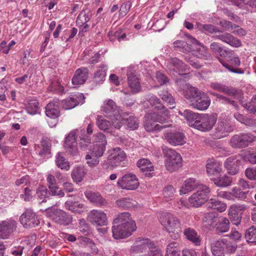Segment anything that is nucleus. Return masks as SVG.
<instances>
[{"label": "nucleus", "mask_w": 256, "mask_h": 256, "mask_svg": "<svg viewBox=\"0 0 256 256\" xmlns=\"http://www.w3.org/2000/svg\"><path fill=\"white\" fill-rule=\"evenodd\" d=\"M160 222L169 233H172L170 237L174 240L178 239L182 232V228L179 219L170 212L161 214Z\"/></svg>", "instance_id": "obj_1"}, {"label": "nucleus", "mask_w": 256, "mask_h": 256, "mask_svg": "<svg viewBox=\"0 0 256 256\" xmlns=\"http://www.w3.org/2000/svg\"><path fill=\"white\" fill-rule=\"evenodd\" d=\"M162 151L166 158L165 164L167 170L175 172L182 166V158L180 154L168 147L162 148Z\"/></svg>", "instance_id": "obj_2"}, {"label": "nucleus", "mask_w": 256, "mask_h": 256, "mask_svg": "<svg viewBox=\"0 0 256 256\" xmlns=\"http://www.w3.org/2000/svg\"><path fill=\"white\" fill-rule=\"evenodd\" d=\"M210 189L205 185H200L196 192L194 193L189 198L190 204L198 208L205 203L209 198Z\"/></svg>", "instance_id": "obj_3"}, {"label": "nucleus", "mask_w": 256, "mask_h": 256, "mask_svg": "<svg viewBox=\"0 0 256 256\" xmlns=\"http://www.w3.org/2000/svg\"><path fill=\"white\" fill-rule=\"evenodd\" d=\"M234 129V125L230 120L220 118L212 134L216 138L220 139L228 136Z\"/></svg>", "instance_id": "obj_4"}, {"label": "nucleus", "mask_w": 256, "mask_h": 256, "mask_svg": "<svg viewBox=\"0 0 256 256\" xmlns=\"http://www.w3.org/2000/svg\"><path fill=\"white\" fill-rule=\"evenodd\" d=\"M109 155L106 160L103 164L105 168L116 166L118 164L126 158V154L124 150L119 148H114L109 150Z\"/></svg>", "instance_id": "obj_5"}, {"label": "nucleus", "mask_w": 256, "mask_h": 256, "mask_svg": "<svg viewBox=\"0 0 256 256\" xmlns=\"http://www.w3.org/2000/svg\"><path fill=\"white\" fill-rule=\"evenodd\" d=\"M46 214L55 222L60 224L67 226L72 222V218L64 211L48 208L46 210Z\"/></svg>", "instance_id": "obj_6"}, {"label": "nucleus", "mask_w": 256, "mask_h": 256, "mask_svg": "<svg viewBox=\"0 0 256 256\" xmlns=\"http://www.w3.org/2000/svg\"><path fill=\"white\" fill-rule=\"evenodd\" d=\"M256 140V137L250 134H240L232 136L230 144L232 148H241L247 147L249 144Z\"/></svg>", "instance_id": "obj_7"}, {"label": "nucleus", "mask_w": 256, "mask_h": 256, "mask_svg": "<svg viewBox=\"0 0 256 256\" xmlns=\"http://www.w3.org/2000/svg\"><path fill=\"white\" fill-rule=\"evenodd\" d=\"M216 117L214 115L201 114L195 124V128L202 132L209 131L216 124Z\"/></svg>", "instance_id": "obj_8"}, {"label": "nucleus", "mask_w": 256, "mask_h": 256, "mask_svg": "<svg viewBox=\"0 0 256 256\" xmlns=\"http://www.w3.org/2000/svg\"><path fill=\"white\" fill-rule=\"evenodd\" d=\"M117 184L122 189L134 190L139 186V182L136 175L128 173L118 180Z\"/></svg>", "instance_id": "obj_9"}, {"label": "nucleus", "mask_w": 256, "mask_h": 256, "mask_svg": "<svg viewBox=\"0 0 256 256\" xmlns=\"http://www.w3.org/2000/svg\"><path fill=\"white\" fill-rule=\"evenodd\" d=\"M78 132V129L74 130L65 138L64 149L68 154L72 156H75L78 152L76 142Z\"/></svg>", "instance_id": "obj_10"}, {"label": "nucleus", "mask_w": 256, "mask_h": 256, "mask_svg": "<svg viewBox=\"0 0 256 256\" xmlns=\"http://www.w3.org/2000/svg\"><path fill=\"white\" fill-rule=\"evenodd\" d=\"M158 112L149 113L150 118H153V122H158L161 124L168 122L170 120V112L164 105L160 104L154 108Z\"/></svg>", "instance_id": "obj_11"}, {"label": "nucleus", "mask_w": 256, "mask_h": 256, "mask_svg": "<svg viewBox=\"0 0 256 256\" xmlns=\"http://www.w3.org/2000/svg\"><path fill=\"white\" fill-rule=\"evenodd\" d=\"M248 208L244 204H236L232 205L229 210L228 215L233 224L238 226L242 220V216L244 211Z\"/></svg>", "instance_id": "obj_12"}, {"label": "nucleus", "mask_w": 256, "mask_h": 256, "mask_svg": "<svg viewBox=\"0 0 256 256\" xmlns=\"http://www.w3.org/2000/svg\"><path fill=\"white\" fill-rule=\"evenodd\" d=\"M240 154L233 155L228 158L224 162V167L226 169L228 174L234 176L240 170L241 164Z\"/></svg>", "instance_id": "obj_13"}, {"label": "nucleus", "mask_w": 256, "mask_h": 256, "mask_svg": "<svg viewBox=\"0 0 256 256\" xmlns=\"http://www.w3.org/2000/svg\"><path fill=\"white\" fill-rule=\"evenodd\" d=\"M20 222L25 228H30L38 226L40 221L36 214L31 210H27L20 218Z\"/></svg>", "instance_id": "obj_14"}, {"label": "nucleus", "mask_w": 256, "mask_h": 256, "mask_svg": "<svg viewBox=\"0 0 256 256\" xmlns=\"http://www.w3.org/2000/svg\"><path fill=\"white\" fill-rule=\"evenodd\" d=\"M209 86L214 90L223 92L229 96H240L242 94L241 90L226 86L222 83L212 82L210 84Z\"/></svg>", "instance_id": "obj_15"}, {"label": "nucleus", "mask_w": 256, "mask_h": 256, "mask_svg": "<svg viewBox=\"0 0 256 256\" xmlns=\"http://www.w3.org/2000/svg\"><path fill=\"white\" fill-rule=\"evenodd\" d=\"M17 222L12 218L0 222V237L7 239L16 230Z\"/></svg>", "instance_id": "obj_16"}, {"label": "nucleus", "mask_w": 256, "mask_h": 256, "mask_svg": "<svg viewBox=\"0 0 256 256\" xmlns=\"http://www.w3.org/2000/svg\"><path fill=\"white\" fill-rule=\"evenodd\" d=\"M90 222L96 226H102L107 224L108 218L106 214L102 210H93L88 215Z\"/></svg>", "instance_id": "obj_17"}, {"label": "nucleus", "mask_w": 256, "mask_h": 256, "mask_svg": "<svg viewBox=\"0 0 256 256\" xmlns=\"http://www.w3.org/2000/svg\"><path fill=\"white\" fill-rule=\"evenodd\" d=\"M84 100L85 98L83 94H74L62 102V107L65 110H70L79 104H84Z\"/></svg>", "instance_id": "obj_18"}, {"label": "nucleus", "mask_w": 256, "mask_h": 256, "mask_svg": "<svg viewBox=\"0 0 256 256\" xmlns=\"http://www.w3.org/2000/svg\"><path fill=\"white\" fill-rule=\"evenodd\" d=\"M164 139L174 146H182L186 144V136L182 132H169L164 134Z\"/></svg>", "instance_id": "obj_19"}, {"label": "nucleus", "mask_w": 256, "mask_h": 256, "mask_svg": "<svg viewBox=\"0 0 256 256\" xmlns=\"http://www.w3.org/2000/svg\"><path fill=\"white\" fill-rule=\"evenodd\" d=\"M102 110L106 114V116L112 120H117L120 116L118 106L112 100L104 102Z\"/></svg>", "instance_id": "obj_20"}, {"label": "nucleus", "mask_w": 256, "mask_h": 256, "mask_svg": "<svg viewBox=\"0 0 256 256\" xmlns=\"http://www.w3.org/2000/svg\"><path fill=\"white\" fill-rule=\"evenodd\" d=\"M112 228V236L114 239L124 238L130 236L136 230H132L130 227L120 224H113Z\"/></svg>", "instance_id": "obj_21"}, {"label": "nucleus", "mask_w": 256, "mask_h": 256, "mask_svg": "<svg viewBox=\"0 0 256 256\" xmlns=\"http://www.w3.org/2000/svg\"><path fill=\"white\" fill-rule=\"evenodd\" d=\"M113 224L130 226L132 230H136V228L135 222L132 220L131 215L128 212H122L118 214L114 220Z\"/></svg>", "instance_id": "obj_22"}, {"label": "nucleus", "mask_w": 256, "mask_h": 256, "mask_svg": "<svg viewBox=\"0 0 256 256\" xmlns=\"http://www.w3.org/2000/svg\"><path fill=\"white\" fill-rule=\"evenodd\" d=\"M212 38L215 39L220 40L235 48H238L242 44L241 42L239 39L228 32L215 35Z\"/></svg>", "instance_id": "obj_23"}, {"label": "nucleus", "mask_w": 256, "mask_h": 256, "mask_svg": "<svg viewBox=\"0 0 256 256\" xmlns=\"http://www.w3.org/2000/svg\"><path fill=\"white\" fill-rule=\"evenodd\" d=\"M144 126L147 132H153L154 130H160L162 129L170 127L171 124H156V122H153V118H150V114H146L144 118Z\"/></svg>", "instance_id": "obj_24"}, {"label": "nucleus", "mask_w": 256, "mask_h": 256, "mask_svg": "<svg viewBox=\"0 0 256 256\" xmlns=\"http://www.w3.org/2000/svg\"><path fill=\"white\" fill-rule=\"evenodd\" d=\"M60 100L58 98H54L46 107V115L52 118H58L60 115Z\"/></svg>", "instance_id": "obj_25"}, {"label": "nucleus", "mask_w": 256, "mask_h": 256, "mask_svg": "<svg viewBox=\"0 0 256 256\" xmlns=\"http://www.w3.org/2000/svg\"><path fill=\"white\" fill-rule=\"evenodd\" d=\"M204 92L200 90L198 88L190 86H188L187 90L184 92V97L188 100L190 105L193 102L196 101L201 96H202Z\"/></svg>", "instance_id": "obj_26"}, {"label": "nucleus", "mask_w": 256, "mask_h": 256, "mask_svg": "<svg viewBox=\"0 0 256 256\" xmlns=\"http://www.w3.org/2000/svg\"><path fill=\"white\" fill-rule=\"evenodd\" d=\"M88 70L86 68H81L76 70L72 78V83L74 84H82L88 79Z\"/></svg>", "instance_id": "obj_27"}, {"label": "nucleus", "mask_w": 256, "mask_h": 256, "mask_svg": "<svg viewBox=\"0 0 256 256\" xmlns=\"http://www.w3.org/2000/svg\"><path fill=\"white\" fill-rule=\"evenodd\" d=\"M154 247V244L148 238H139L132 246L135 252H142L143 250L150 249Z\"/></svg>", "instance_id": "obj_28"}, {"label": "nucleus", "mask_w": 256, "mask_h": 256, "mask_svg": "<svg viewBox=\"0 0 256 256\" xmlns=\"http://www.w3.org/2000/svg\"><path fill=\"white\" fill-rule=\"evenodd\" d=\"M211 102L210 99L208 96L206 92L202 96L198 98L193 103H191L190 106L194 108L200 110H204L208 109Z\"/></svg>", "instance_id": "obj_29"}, {"label": "nucleus", "mask_w": 256, "mask_h": 256, "mask_svg": "<svg viewBox=\"0 0 256 256\" xmlns=\"http://www.w3.org/2000/svg\"><path fill=\"white\" fill-rule=\"evenodd\" d=\"M220 62L230 72L236 74H243L244 70L240 69H236L234 66H238L240 65V62L238 57H234L230 59L228 61L229 64L224 62L220 58H218Z\"/></svg>", "instance_id": "obj_30"}, {"label": "nucleus", "mask_w": 256, "mask_h": 256, "mask_svg": "<svg viewBox=\"0 0 256 256\" xmlns=\"http://www.w3.org/2000/svg\"><path fill=\"white\" fill-rule=\"evenodd\" d=\"M206 172L209 176H216L222 172L220 164L212 159L208 160L206 164Z\"/></svg>", "instance_id": "obj_31"}, {"label": "nucleus", "mask_w": 256, "mask_h": 256, "mask_svg": "<svg viewBox=\"0 0 256 256\" xmlns=\"http://www.w3.org/2000/svg\"><path fill=\"white\" fill-rule=\"evenodd\" d=\"M138 166L146 176H151L152 172L154 170L152 163L147 159L140 160L137 163Z\"/></svg>", "instance_id": "obj_32"}, {"label": "nucleus", "mask_w": 256, "mask_h": 256, "mask_svg": "<svg viewBox=\"0 0 256 256\" xmlns=\"http://www.w3.org/2000/svg\"><path fill=\"white\" fill-rule=\"evenodd\" d=\"M128 82L129 88L134 93L140 91L141 86L138 78L134 74L128 73Z\"/></svg>", "instance_id": "obj_33"}, {"label": "nucleus", "mask_w": 256, "mask_h": 256, "mask_svg": "<svg viewBox=\"0 0 256 256\" xmlns=\"http://www.w3.org/2000/svg\"><path fill=\"white\" fill-rule=\"evenodd\" d=\"M184 234L186 238L194 245L200 246V236L194 229L190 228H186L184 231Z\"/></svg>", "instance_id": "obj_34"}, {"label": "nucleus", "mask_w": 256, "mask_h": 256, "mask_svg": "<svg viewBox=\"0 0 256 256\" xmlns=\"http://www.w3.org/2000/svg\"><path fill=\"white\" fill-rule=\"evenodd\" d=\"M88 200L98 206H106V200L98 192H88L86 194Z\"/></svg>", "instance_id": "obj_35"}, {"label": "nucleus", "mask_w": 256, "mask_h": 256, "mask_svg": "<svg viewBox=\"0 0 256 256\" xmlns=\"http://www.w3.org/2000/svg\"><path fill=\"white\" fill-rule=\"evenodd\" d=\"M66 209L74 213L81 214L84 210L85 207L84 204L76 201L68 200L64 203Z\"/></svg>", "instance_id": "obj_36"}, {"label": "nucleus", "mask_w": 256, "mask_h": 256, "mask_svg": "<svg viewBox=\"0 0 256 256\" xmlns=\"http://www.w3.org/2000/svg\"><path fill=\"white\" fill-rule=\"evenodd\" d=\"M199 186L198 182L196 179L190 178L184 181L182 186L180 192L181 194H186L196 188Z\"/></svg>", "instance_id": "obj_37"}, {"label": "nucleus", "mask_w": 256, "mask_h": 256, "mask_svg": "<svg viewBox=\"0 0 256 256\" xmlns=\"http://www.w3.org/2000/svg\"><path fill=\"white\" fill-rule=\"evenodd\" d=\"M117 206L124 208H134L138 204V202L132 198H124L117 200L116 202Z\"/></svg>", "instance_id": "obj_38"}, {"label": "nucleus", "mask_w": 256, "mask_h": 256, "mask_svg": "<svg viewBox=\"0 0 256 256\" xmlns=\"http://www.w3.org/2000/svg\"><path fill=\"white\" fill-rule=\"evenodd\" d=\"M86 174V170L82 166L74 168L72 172V178L73 180L78 183L81 182Z\"/></svg>", "instance_id": "obj_39"}, {"label": "nucleus", "mask_w": 256, "mask_h": 256, "mask_svg": "<svg viewBox=\"0 0 256 256\" xmlns=\"http://www.w3.org/2000/svg\"><path fill=\"white\" fill-rule=\"evenodd\" d=\"M108 66L106 64H102L98 68V70L94 74V80L96 83L103 82L105 80Z\"/></svg>", "instance_id": "obj_40"}, {"label": "nucleus", "mask_w": 256, "mask_h": 256, "mask_svg": "<svg viewBox=\"0 0 256 256\" xmlns=\"http://www.w3.org/2000/svg\"><path fill=\"white\" fill-rule=\"evenodd\" d=\"M206 206L208 208L216 210L220 212L225 211L227 208L226 204L213 198L210 200Z\"/></svg>", "instance_id": "obj_41"}, {"label": "nucleus", "mask_w": 256, "mask_h": 256, "mask_svg": "<svg viewBox=\"0 0 256 256\" xmlns=\"http://www.w3.org/2000/svg\"><path fill=\"white\" fill-rule=\"evenodd\" d=\"M180 250V246L178 242H170L166 247V256H180L178 253Z\"/></svg>", "instance_id": "obj_42"}, {"label": "nucleus", "mask_w": 256, "mask_h": 256, "mask_svg": "<svg viewBox=\"0 0 256 256\" xmlns=\"http://www.w3.org/2000/svg\"><path fill=\"white\" fill-rule=\"evenodd\" d=\"M159 96L166 102L170 108L172 109L175 107V101L172 94L166 90L160 91Z\"/></svg>", "instance_id": "obj_43"}, {"label": "nucleus", "mask_w": 256, "mask_h": 256, "mask_svg": "<svg viewBox=\"0 0 256 256\" xmlns=\"http://www.w3.org/2000/svg\"><path fill=\"white\" fill-rule=\"evenodd\" d=\"M216 232L218 234H221L227 232L230 228V220L226 218H222L218 220L216 224Z\"/></svg>", "instance_id": "obj_44"}, {"label": "nucleus", "mask_w": 256, "mask_h": 256, "mask_svg": "<svg viewBox=\"0 0 256 256\" xmlns=\"http://www.w3.org/2000/svg\"><path fill=\"white\" fill-rule=\"evenodd\" d=\"M204 221L210 227H215L218 222V214L213 212H209L204 216Z\"/></svg>", "instance_id": "obj_45"}, {"label": "nucleus", "mask_w": 256, "mask_h": 256, "mask_svg": "<svg viewBox=\"0 0 256 256\" xmlns=\"http://www.w3.org/2000/svg\"><path fill=\"white\" fill-rule=\"evenodd\" d=\"M40 143L42 149L38 152V154L42 157H44L46 154L50 153L51 142L47 138H42Z\"/></svg>", "instance_id": "obj_46"}, {"label": "nucleus", "mask_w": 256, "mask_h": 256, "mask_svg": "<svg viewBox=\"0 0 256 256\" xmlns=\"http://www.w3.org/2000/svg\"><path fill=\"white\" fill-rule=\"evenodd\" d=\"M185 117L189 126L195 128V124L198 122L201 114L194 112L190 110H185Z\"/></svg>", "instance_id": "obj_47"}, {"label": "nucleus", "mask_w": 256, "mask_h": 256, "mask_svg": "<svg viewBox=\"0 0 256 256\" xmlns=\"http://www.w3.org/2000/svg\"><path fill=\"white\" fill-rule=\"evenodd\" d=\"M56 162V166L62 170H68L70 168V164L68 160L64 156L61 152L57 154Z\"/></svg>", "instance_id": "obj_48"}, {"label": "nucleus", "mask_w": 256, "mask_h": 256, "mask_svg": "<svg viewBox=\"0 0 256 256\" xmlns=\"http://www.w3.org/2000/svg\"><path fill=\"white\" fill-rule=\"evenodd\" d=\"M96 124L98 128L104 131L108 132L109 128L112 126L111 122L104 118L102 116H98Z\"/></svg>", "instance_id": "obj_49"}, {"label": "nucleus", "mask_w": 256, "mask_h": 256, "mask_svg": "<svg viewBox=\"0 0 256 256\" xmlns=\"http://www.w3.org/2000/svg\"><path fill=\"white\" fill-rule=\"evenodd\" d=\"M90 11L88 10H83L78 16L76 19V24L81 26L86 24L90 20Z\"/></svg>", "instance_id": "obj_50"}, {"label": "nucleus", "mask_w": 256, "mask_h": 256, "mask_svg": "<svg viewBox=\"0 0 256 256\" xmlns=\"http://www.w3.org/2000/svg\"><path fill=\"white\" fill-rule=\"evenodd\" d=\"M232 181V178L226 174L214 180L215 184L221 187H225L230 185Z\"/></svg>", "instance_id": "obj_51"}, {"label": "nucleus", "mask_w": 256, "mask_h": 256, "mask_svg": "<svg viewBox=\"0 0 256 256\" xmlns=\"http://www.w3.org/2000/svg\"><path fill=\"white\" fill-rule=\"evenodd\" d=\"M244 237L247 242L256 244V227L252 226L246 230Z\"/></svg>", "instance_id": "obj_52"}, {"label": "nucleus", "mask_w": 256, "mask_h": 256, "mask_svg": "<svg viewBox=\"0 0 256 256\" xmlns=\"http://www.w3.org/2000/svg\"><path fill=\"white\" fill-rule=\"evenodd\" d=\"M247 193L248 192H242L238 188H234L230 192L231 197L230 200H234V198L244 200L246 198Z\"/></svg>", "instance_id": "obj_53"}, {"label": "nucleus", "mask_w": 256, "mask_h": 256, "mask_svg": "<svg viewBox=\"0 0 256 256\" xmlns=\"http://www.w3.org/2000/svg\"><path fill=\"white\" fill-rule=\"evenodd\" d=\"M196 26L200 30L208 32L210 34L221 32L218 28L212 24H202L200 22H197Z\"/></svg>", "instance_id": "obj_54"}, {"label": "nucleus", "mask_w": 256, "mask_h": 256, "mask_svg": "<svg viewBox=\"0 0 256 256\" xmlns=\"http://www.w3.org/2000/svg\"><path fill=\"white\" fill-rule=\"evenodd\" d=\"M196 56L200 58L210 60L212 58L211 54L208 52V48L204 46H200L199 48L196 52Z\"/></svg>", "instance_id": "obj_55"}, {"label": "nucleus", "mask_w": 256, "mask_h": 256, "mask_svg": "<svg viewBox=\"0 0 256 256\" xmlns=\"http://www.w3.org/2000/svg\"><path fill=\"white\" fill-rule=\"evenodd\" d=\"M38 106L39 102L37 100H29L26 105V110L30 114H36L39 108Z\"/></svg>", "instance_id": "obj_56"}, {"label": "nucleus", "mask_w": 256, "mask_h": 256, "mask_svg": "<svg viewBox=\"0 0 256 256\" xmlns=\"http://www.w3.org/2000/svg\"><path fill=\"white\" fill-rule=\"evenodd\" d=\"M125 124L127 127L132 130H136L138 127V119L133 116H130L125 119Z\"/></svg>", "instance_id": "obj_57"}, {"label": "nucleus", "mask_w": 256, "mask_h": 256, "mask_svg": "<svg viewBox=\"0 0 256 256\" xmlns=\"http://www.w3.org/2000/svg\"><path fill=\"white\" fill-rule=\"evenodd\" d=\"M232 4L240 8H242L244 5H248L251 8H256V0H248L244 3L245 0H230Z\"/></svg>", "instance_id": "obj_58"}, {"label": "nucleus", "mask_w": 256, "mask_h": 256, "mask_svg": "<svg viewBox=\"0 0 256 256\" xmlns=\"http://www.w3.org/2000/svg\"><path fill=\"white\" fill-rule=\"evenodd\" d=\"M105 150L106 146L94 144L92 148L90 150L89 152L96 156L100 158L103 155Z\"/></svg>", "instance_id": "obj_59"}, {"label": "nucleus", "mask_w": 256, "mask_h": 256, "mask_svg": "<svg viewBox=\"0 0 256 256\" xmlns=\"http://www.w3.org/2000/svg\"><path fill=\"white\" fill-rule=\"evenodd\" d=\"M174 48H180V50L182 52H189L192 49L190 44L182 40H178L175 41L174 42Z\"/></svg>", "instance_id": "obj_60"}, {"label": "nucleus", "mask_w": 256, "mask_h": 256, "mask_svg": "<svg viewBox=\"0 0 256 256\" xmlns=\"http://www.w3.org/2000/svg\"><path fill=\"white\" fill-rule=\"evenodd\" d=\"M238 245L236 242H232L230 240L224 241V251L228 253H234L236 250Z\"/></svg>", "instance_id": "obj_61"}, {"label": "nucleus", "mask_w": 256, "mask_h": 256, "mask_svg": "<svg viewBox=\"0 0 256 256\" xmlns=\"http://www.w3.org/2000/svg\"><path fill=\"white\" fill-rule=\"evenodd\" d=\"M242 158L246 162H249L251 164H256V152H247L243 155L240 154Z\"/></svg>", "instance_id": "obj_62"}, {"label": "nucleus", "mask_w": 256, "mask_h": 256, "mask_svg": "<svg viewBox=\"0 0 256 256\" xmlns=\"http://www.w3.org/2000/svg\"><path fill=\"white\" fill-rule=\"evenodd\" d=\"M211 249L212 253L222 252L224 249V241L218 240L214 242L212 244Z\"/></svg>", "instance_id": "obj_63"}, {"label": "nucleus", "mask_w": 256, "mask_h": 256, "mask_svg": "<svg viewBox=\"0 0 256 256\" xmlns=\"http://www.w3.org/2000/svg\"><path fill=\"white\" fill-rule=\"evenodd\" d=\"M99 158L96 156L88 152L86 156V159L87 160V163L90 166H94L99 164Z\"/></svg>", "instance_id": "obj_64"}]
</instances>
